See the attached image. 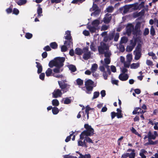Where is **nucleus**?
Returning <instances> with one entry per match:
<instances>
[{
	"label": "nucleus",
	"instance_id": "19",
	"mask_svg": "<svg viewBox=\"0 0 158 158\" xmlns=\"http://www.w3.org/2000/svg\"><path fill=\"white\" fill-rule=\"evenodd\" d=\"M147 154V152L144 149H142L141 150L139 155L141 156V158H146L145 156Z\"/></svg>",
	"mask_w": 158,
	"mask_h": 158
},
{
	"label": "nucleus",
	"instance_id": "54",
	"mask_svg": "<svg viewBox=\"0 0 158 158\" xmlns=\"http://www.w3.org/2000/svg\"><path fill=\"white\" fill-rule=\"evenodd\" d=\"M77 84L78 85H81L83 84V81L82 80H81L80 78H78L77 79L76 81Z\"/></svg>",
	"mask_w": 158,
	"mask_h": 158
},
{
	"label": "nucleus",
	"instance_id": "44",
	"mask_svg": "<svg viewBox=\"0 0 158 158\" xmlns=\"http://www.w3.org/2000/svg\"><path fill=\"white\" fill-rule=\"evenodd\" d=\"M60 67H57L55 68L53 70L54 73H58L62 71V70L60 69Z\"/></svg>",
	"mask_w": 158,
	"mask_h": 158
},
{
	"label": "nucleus",
	"instance_id": "1",
	"mask_svg": "<svg viewBox=\"0 0 158 158\" xmlns=\"http://www.w3.org/2000/svg\"><path fill=\"white\" fill-rule=\"evenodd\" d=\"M64 60L65 58L64 57H56L49 62V66L51 68H52L54 66L57 67H61L63 66V63Z\"/></svg>",
	"mask_w": 158,
	"mask_h": 158
},
{
	"label": "nucleus",
	"instance_id": "35",
	"mask_svg": "<svg viewBox=\"0 0 158 158\" xmlns=\"http://www.w3.org/2000/svg\"><path fill=\"white\" fill-rule=\"evenodd\" d=\"M62 101L64 104H69L71 102V100L68 98H64L62 99Z\"/></svg>",
	"mask_w": 158,
	"mask_h": 158
},
{
	"label": "nucleus",
	"instance_id": "30",
	"mask_svg": "<svg viewBox=\"0 0 158 158\" xmlns=\"http://www.w3.org/2000/svg\"><path fill=\"white\" fill-rule=\"evenodd\" d=\"M100 10H96L94 12L91 14L92 16H93L95 17H97L100 14Z\"/></svg>",
	"mask_w": 158,
	"mask_h": 158
},
{
	"label": "nucleus",
	"instance_id": "62",
	"mask_svg": "<svg viewBox=\"0 0 158 158\" xmlns=\"http://www.w3.org/2000/svg\"><path fill=\"white\" fill-rule=\"evenodd\" d=\"M129 153H126L123 154L121 156V158H127L128 157Z\"/></svg>",
	"mask_w": 158,
	"mask_h": 158
},
{
	"label": "nucleus",
	"instance_id": "37",
	"mask_svg": "<svg viewBox=\"0 0 158 158\" xmlns=\"http://www.w3.org/2000/svg\"><path fill=\"white\" fill-rule=\"evenodd\" d=\"M69 69L72 72H74L76 70V69L75 66L73 65H70L68 66Z\"/></svg>",
	"mask_w": 158,
	"mask_h": 158
},
{
	"label": "nucleus",
	"instance_id": "27",
	"mask_svg": "<svg viewBox=\"0 0 158 158\" xmlns=\"http://www.w3.org/2000/svg\"><path fill=\"white\" fill-rule=\"evenodd\" d=\"M117 112L116 113V116L118 118H121L123 117V115L121 113V110L118 108L117 109Z\"/></svg>",
	"mask_w": 158,
	"mask_h": 158
},
{
	"label": "nucleus",
	"instance_id": "16",
	"mask_svg": "<svg viewBox=\"0 0 158 158\" xmlns=\"http://www.w3.org/2000/svg\"><path fill=\"white\" fill-rule=\"evenodd\" d=\"M87 28L89 30L91 33L95 32L96 30H98V28L92 25V24L91 25H88L87 26Z\"/></svg>",
	"mask_w": 158,
	"mask_h": 158
},
{
	"label": "nucleus",
	"instance_id": "57",
	"mask_svg": "<svg viewBox=\"0 0 158 158\" xmlns=\"http://www.w3.org/2000/svg\"><path fill=\"white\" fill-rule=\"evenodd\" d=\"M146 63L147 65L149 66H152L153 65L152 62L149 60H147Z\"/></svg>",
	"mask_w": 158,
	"mask_h": 158
},
{
	"label": "nucleus",
	"instance_id": "6",
	"mask_svg": "<svg viewBox=\"0 0 158 158\" xmlns=\"http://www.w3.org/2000/svg\"><path fill=\"white\" fill-rule=\"evenodd\" d=\"M58 82L60 88H61L64 93L66 92L68 90L69 88V85L67 84L63 83L60 81H58Z\"/></svg>",
	"mask_w": 158,
	"mask_h": 158
},
{
	"label": "nucleus",
	"instance_id": "32",
	"mask_svg": "<svg viewBox=\"0 0 158 158\" xmlns=\"http://www.w3.org/2000/svg\"><path fill=\"white\" fill-rule=\"evenodd\" d=\"M42 8L40 7V5H38V8L37 9V13L38 17H40L42 15Z\"/></svg>",
	"mask_w": 158,
	"mask_h": 158
},
{
	"label": "nucleus",
	"instance_id": "36",
	"mask_svg": "<svg viewBox=\"0 0 158 158\" xmlns=\"http://www.w3.org/2000/svg\"><path fill=\"white\" fill-rule=\"evenodd\" d=\"M140 27V24L139 23H137L136 24L135 28L134 29V31H135V34L137 33L139 31Z\"/></svg>",
	"mask_w": 158,
	"mask_h": 158
},
{
	"label": "nucleus",
	"instance_id": "5",
	"mask_svg": "<svg viewBox=\"0 0 158 158\" xmlns=\"http://www.w3.org/2000/svg\"><path fill=\"white\" fill-rule=\"evenodd\" d=\"M101 63L102 64V65H101L99 67V69L102 72H105V68H106L107 70V71L108 72L109 74L110 73V72L109 69V66L108 65V64H106L105 61H103L102 60H101Z\"/></svg>",
	"mask_w": 158,
	"mask_h": 158
},
{
	"label": "nucleus",
	"instance_id": "8",
	"mask_svg": "<svg viewBox=\"0 0 158 158\" xmlns=\"http://www.w3.org/2000/svg\"><path fill=\"white\" fill-rule=\"evenodd\" d=\"M135 34V31H134V27L132 24H128L126 27V34L128 35H130L131 32Z\"/></svg>",
	"mask_w": 158,
	"mask_h": 158
},
{
	"label": "nucleus",
	"instance_id": "45",
	"mask_svg": "<svg viewBox=\"0 0 158 158\" xmlns=\"http://www.w3.org/2000/svg\"><path fill=\"white\" fill-rule=\"evenodd\" d=\"M85 0H73L72 3L74 4H79L80 3L82 2Z\"/></svg>",
	"mask_w": 158,
	"mask_h": 158
},
{
	"label": "nucleus",
	"instance_id": "50",
	"mask_svg": "<svg viewBox=\"0 0 158 158\" xmlns=\"http://www.w3.org/2000/svg\"><path fill=\"white\" fill-rule=\"evenodd\" d=\"M50 46L53 49L56 48L57 46V44L55 42L50 44Z\"/></svg>",
	"mask_w": 158,
	"mask_h": 158
},
{
	"label": "nucleus",
	"instance_id": "12",
	"mask_svg": "<svg viewBox=\"0 0 158 158\" xmlns=\"http://www.w3.org/2000/svg\"><path fill=\"white\" fill-rule=\"evenodd\" d=\"M108 48V47L106 44H103V45L101 47H99L98 49L99 53L101 54H102L105 53L106 50Z\"/></svg>",
	"mask_w": 158,
	"mask_h": 158
},
{
	"label": "nucleus",
	"instance_id": "55",
	"mask_svg": "<svg viewBox=\"0 0 158 158\" xmlns=\"http://www.w3.org/2000/svg\"><path fill=\"white\" fill-rule=\"evenodd\" d=\"M96 10L99 9H98L97 6L96 4H94L92 8L90 9V10L91 11H95Z\"/></svg>",
	"mask_w": 158,
	"mask_h": 158
},
{
	"label": "nucleus",
	"instance_id": "47",
	"mask_svg": "<svg viewBox=\"0 0 158 158\" xmlns=\"http://www.w3.org/2000/svg\"><path fill=\"white\" fill-rule=\"evenodd\" d=\"M124 66L125 68H129L130 66L131 62L127 61H125L123 63Z\"/></svg>",
	"mask_w": 158,
	"mask_h": 158
},
{
	"label": "nucleus",
	"instance_id": "34",
	"mask_svg": "<svg viewBox=\"0 0 158 158\" xmlns=\"http://www.w3.org/2000/svg\"><path fill=\"white\" fill-rule=\"evenodd\" d=\"M83 52L81 49L79 48H77L75 50V53L78 55H81Z\"/></svg>",
	"mask_w": 158,
	"mask_h": 158
},
{
	"label": "nucleus",
	"instance_id": "31",
	"mask_svg": "<svg viewBox=\"0 0 158 158\" xmlns=\"http://www.w3.org/2000/svg\"><path fill=\"white\" fill-rule=\"evenodd\" d=\"M80 156L79 158H90L91 156L90 154H85V155H83L79 153Z\"/></svg>",
	"mask_w": 158,
	"mask_h": 158
},
{
	"label": "nucleus",
	"instance_id": "46",
	"mask_svg": "<svg viewBox=\"0 0 158 158\" xmlns=\"http://www.w3.org/2000/svg\"><path fill=\"white\" fill-rule=\"evenodd\" d=\"M131 131L132 132L135 134L136 135H137L139 137H141V135L139 134L136 131V130L133 127H132L131 129Z\"/></svg>",
	"mask_w": 158,
	"mask_h": 158
},
{
	"label": "nucleus",
	"instance_id": "64",
	"mask_svg": "<svg viewBox=\"0 0 158 158\" xmlns=\"http://www.w3.org/2000/svg\"><path fill=\"white\" fill-rule=\"evenodd\" d=\"M45 77V74L44 73H42L40 75V78L42 80H43L44 79Z\"/></svg>",
	"mask_w": 158,
	"mask_h": 158
},
{
	"label": "nucleus",
	"instance_id": "52",
	"mask_svg": "<svg viewBox=\"0 0 158 158\" xmlns=\"http://www.w3.org/2000/svg\"><path fill=\"white\" fill-rule=\"evenodd\" d=\"M99 95V92H95L94 93V96L92 98V99H94L97 98Z\"/></svg>",
	"mask_w": 158,
	"mask_h": 158
},
{
	"label": "nucleus",
	"instance_id": "53",
	"mask_svg": "<svg viewBox=\"0 0 158 158\" xmlns=\"http://www.w3.org/2000/svg\"><path fill=\"white\" fill-rule=\"evenodd\" d=\"M25 36L27 39H30L31 38L32 36V34L29 33H27L26 34Z\"/></svg>",
	"mask_w": 158,
	"mask_h": 158
},
{
	"label": "nucleus",
	"instance_id": "21",
	"mask_svg": "<svg viewBox=\"0 0 158 158\" xmlns=\"http://www.w3.org/2000/svg\"><path fill=\"white\" fill-rule=\"evenodd\" d=\"M83 139H80H80L78 141V145L79 146H81L86 148L87 147V146L85 142V140H84L83 142L82 141V140Z\"/></svg>",
	"mask_w": 158,
	"mask_h": 158
},
{
	"label": "nucleus",
	"instance_id": "26",
	"mask_svg": "<svg viewBox=\"0 0 158 158\" xmlns=\"http://www.w3.org/2000/svg\"><path fill=\"white\" fill-rule=\"evenodd\" d=\"M140 63H133L130 65V68L131 69H136L139 67Z\"/></svg>",
	"mask_w": 158,
	"mask_h": 158
},
{
	"label": "nucleus",
	"instance_id": "40",
	"mask_svg": "<svg viewBox=\"0 0 158 158\" xmlns=\"http://www.w3.org/2000/svg\"><path fill=\"white\" fill-rule=\"evenodd\" d=\"M52 110L53 114H57L59 112V109L56 107L52 108Z\"/></svg>",
	"mask_w": 158,
	"mask_h": 158
},
{
	"label": "nucleus",
	"instance_id": "29",
	"mask_svg": "<svg viewBox=\"0 0 158 158\" xmlns=\"http://www.w3.org/2000/svg\"><path fill=\"white\" fill-rule=\"evenodd\" d=\"M46 76L47 77L52 75V70L50 68H48L45 72Z\"/></svg>",
	"mask_w": 158,
	"mask_h": 158
},
{
	"label": "nucleus",
	"instance_id": "56",
	"mask_svg": "<svg viewBox=\"0 0 158 158\" xmlns=\"http://www.w3.org/2000/svg\"><path fill=\"white\" fill-rule=\"evenodd\" d=\"M136 40L134 39L131 40L130 41V45L133 46V44H134V47L136 44Z\"/></svg>",
	"mask_w": 158,
	"mask_h": 158
},
{
	"label": "nucleus",
	"instance_id": "33",
	"mask_svg": "<svg viewBox=\"0 0 158 158\" xmlns=\"http://www.w3.org/2000/svg\"><path fill=\"white\" fill-rule=\"evenodd\" d=\"M130 5L131 7V8L132 9L136 10L138 8V3L130 4Z\"/></svg>",
	"mask_w": 158,
	"mask_h": 158
},
{
	"label": "nucleus",
	"instance_id": "7",
	"mask_svg": "<svg viewBox=\"0 0 158 158\" xmlns=\"http://www.w3.org/2000/svg\"><path fill=\"white\" fill-rule=\"evenodd\" d=\"M104 54L105 56L106 57V58L104 59L105 62L106 64H109L110 62V60L109 57L111 55V53L110 51L109 50L108 48L107 50H106Z\"/></svg>",
	"mask_w": 158,
	"mask_h": 158
},
{
	"label": "nucleus",
	"instance_id": "49",
	"mask_svg": "<svg viewBox=\"0 0 158 158\" xmlns=\"http://www.w3.org/2000/svg\"><path fill=\"white\" fill-rule=\"evenodd\" d=\"M150 34L153 36L155 34V31L153 27V26H152L150 29Z\"/></svg>",
	"mask_w": 158,
	"mask_h": 158
},
{
	"label": "nucleus",
	"instance_id": "39",
	"mask_svg": "<svg viewBox=\"0 0 158 158\" xmlns=\"http://www.w3.org/2000/svg\"><path fill=\"white\" fill-rule=\"evenodd\" d=\"M132 60V55L131 54H129L126 56V60L131 62Z\"/></svg>",
	"mask_w": 158,
	"mask_h": 158
},
{
	"label": "nucleus",
	"instance_id": "23",
	"mask_svg": "<svg viewBox=\"0 0 158 158\" xmlns=\"http://www.w3.org/2000/svg\"><path fill=\"white\" fill-rule=\"evenodd\" d=\"M156 137L153 134L151 131H149L148 133V138L149 140L155 139Z\"/></svg>",
	"mask_w": 158,
	"mask_h": 158
},
{
	"label": "nucleus",
	"instance_id": "17",
	"mask_svg": "<svg viewBox=\"0 0 158 158\" xmlns=\"http://www.w3.org/2000/svg\"><path fill=\"white\" fill-rule=\"evenodd\" d=\"M111 19V16L110 14H106L103 19V22L105 23H109Z\"/></svg>",
	"mask_w": 158,
	"mask_h": 158
},
{
	"label": "nucleus",
	"instance_id": "48",
	"mask_svg": "<svg viewBox=\"0 0 158 158\" xmlns=\"http://www.w3.org/2000/svg\"><path fill=\"white\" fill-rule=\"evenodd\" d=\"M134 47V44H133V46H128L126 48V50L128 52H131L133 49Z\"/></svg>",
	"mask_w": 158,
	"mask_h": 158
},
{
	"label": "nucleus",
	"instance_id": "25",
	"mask_svg": "<svg viewBox=\"0 0 158 158\" xmlns=\"http://www.w3.org/2000/svg\"><path fill=\"white\" fill-rule=\"evenodd\" d=\"M36 66L38 69L37 70V73H41L42 71V67L41 64L38 62H36Z\"/></svg>",
	"mask_w": 158,
	"mask_h": 158
},
{
	"label": "nucleus",
	"instance_id": "41",
	"mask_svg": "<svg viewBox=\"0 0 158 158\" xmlns=\"http://www.w3.org/2000/svg\"><path fill=\"white\" fill-rule=\"evenodd\" d=\"M52 104L53 106H57L59 105V102L56 99H54L52 100Z\"/></svg>",
	"mask_w": 158,
	"mask_h": 158
},
{
	"label": "nucleus",
	"instance_id": "42",
	"mask_svg": "<svg viewBox=\"0 0 158 158\" xmlns=\"http://www.w3.org/2000/svg\"><path fill=\"white\" fill-rule=\"evenodd\" d=\"M127 40L128 39L127 37H123L121 39L120 43L121 44L126 43L127 41Z\"/></svg>",
	"mask_w": 158,
	"mask_h": 158
},
{
	"label": "nucleus",
	"instance_id": "63",
	"mask_svg": "<svg viewBox=\"0 0 158 158\" xmlns=\"http://www.w3.org/2000/svg\"><path fill=\"white\" fill-rule=\"evenodd\" d=\"M88 142L93 143V142L92 139L89 138L87 137L85 138V140Z\"/></svg>",
	"mask_w": 158,
	"mask_h": 158
},
{
	"label": "nucleus",
	"instance_id": "43",
	"mask_svg": "<svg viewBox=\"0 0 158 158\" xmlns=\"http://www.w3.org/2000/svg\"><path fill=\"white\" fill-rule=\"evenodd\" d=\"M27 2L26 0H19L17 2V3L19 5H22L25 4Z\"/></svg>",
	"mask_w": 158,
	"mask_h": 158
},
{
	"label": "nucleus",
	"instance_id": "11",
	"mask_svg": "<svg viewBox=\"0 0 158 158\" xmlns=\"http://www.w3.org/2000/svg\"><path fill=\"white\" fill-rule=\"evenodd\" d=\"M62 94L61 91L59 89H55L52 93L53 97L56 98L61 97Z\"/></svg>",
	"mask_w": 158,
	"mask_h": 158
},
{
	"label": "nucleus",
	"instance_id": "28",
	"mask_svg": "<svg viewBox=\"0 0 158 158\" xmlns=\"http://www.w3.org/2000/svg\"><path fill=\"white\" fill-rule=\"evenodd\" d=\"M148 142L146 143L145 144V145H155L158 142V141L156 140L155 141H153L152 140H149L148 139Z\"/></svg>",
	"mask_w": 158,
	"mask_h": 158
},
{
	"label": "nucleus",
	"instance_id": "51",
	"mask_svg": "<svg viewBox=\"0 0 158 158\" xmlns=\"http://www.w3.org/2000/svg\"><path fill=\"white\" fill-rule=\"evenodd\" d=\"M71 133L70 134V135L68 136L65 139V141L66 142H67L70 140L71 137L73 135L74 132H71Z\"/></svg>",
	"mask_w": 158,
	"mask_h": 158
},
{
	"label": "nucleus",
	"instance_id": "10",
	"mask_svg": "<svg viewBox=\"0 0 158 158\" xmlns=\"http://www.w3.org/2000/svg\"><path fill=\"white\" fill-rule=\"evenodd\" d=\"M84 55L83 58L85 60H87L89 59L90 56V52L88 51V48H85L83 49Z\"/></svg>",
	"mask_w": 158,
	"mask_h": 158
},
{
	"label": "nucleus",
	"instance_id": "2",
	"mask_svg": "<svg viewBox=\"0 0 158 158\" xmlns=\"http://www.w3.org/2000/svg\"><path fill=\"white\" fill-rule=\"evenodd\" d=\"M84 127L86 130L83 131L80 135V139H83L85 136H89L93 135L94 133V129L91 127V126L88 124H85Z\"/></svg>",
	"mask_w": 158,
	"mask_h": 158
},
{
	"label": "nucleus",
	"instance_id": "3",
	"mask_svg": "<svg viewBox=\"0 0 158 158\" xmlns=\"http://www.w3.org/2000/svg\"><path fill=\"white\" fill-rule=\"evenodd\" d=\"M85 84L86 89V93H90V92L92 91L93 87L95 86L94 82L90 79H88L86 81Z\"/></svg>",
	"mask_w": 158,
	"mask_h": 158
},
{
	"label": "nucleus",
	"instance_id": "60",
	"mask_svg": "<svg viewBox=\"0 0 158 158\" xmlns=\"http://www.w3.org/2000/svg\"><path fill=\"white\" fill-rule=\"evenodd\" d=\"M64 158H77L76 156H72L69 155H65L64 156Z\"/></svg>",
	"mask_w": 158,
	"mask_h": 158
},
{
	"label": "nucleus",
	"instance_id": "15",
	"mask_svg": "<svg viewBox=\"0 0 158 158\" xmlns=\"http://www.w3.org/2000/svg\"><path fill=\"white\" fill-rule=\"evenodd\" d=\"M128 75L126 73H121L119 76V79L122 81H125L128 79Z\"/></svg>",
	"mask_w": 158,
	"mask_h": 158
},
{
	"label": "nucleus",
	"instance_id": "9",
	"mask_svg": "<svg viewBox=\"0 0 158 158\" xmlns=\"http://www.w3.org/2000/svg\"><path fill=\"white\" fill-rule=\"evenodd\" d=\"M73 44V42L71 41H65L64 43V45H62L61 47V51L62 52H65L66 51L68 48H69L70 46Z\"/></svg>",
	"mask_w": 158,
	"mask_h": 158
},
{
	"label": "nucleus",
	"instance_id": "14",
	"mask_svg": "<svg viewBox=\"0 0 158 158\" xmlns=\"http://www.w3.org/2000/svg\"><path fill=\"white\" fill-rule=\"evenodd\" d=\"M114 38V40L115 41H117L119 37V34L118 33H117L115 34L114 33H112L109 36V38L110 40H111L113 39V38Z\"/></svg>",
	"mask_w": 158,
	"mask_h": 158
},
{
	"label": "nucleus",
	"instance_id": "58",
	"mask_svg": "<svg viewBox=\"0 0 158 158\" xmlns=\"http://www.w3.org/2000/svg\"><path fill=\"white\" fill-rule=\"evenodd\" d=\"M114 10V8L112 6H109L106 8L107 12H111Z\"/></svg>",
	"mask_w": 158,
	"mask_h": 158
},
{
	"label": "nucleus",
	"instance_id": "4",
	"mask_svg": "<svg viewBox=\"0 0 158 158\" xmlns=\"http://www.w3.org/2000/svg\"><path fill=\"white\" fill-rule=\"evenodd\" d=\"M141 49L140 46H138L135 50L134 52V54L135 55V59L136 60H138L140 58L141 54Z\"/></svg>",
	"mask_w": 158,
	"mask_h": 158
},
{
	"label": "nucleus",
	"instance_id": "38",
	"mask_svg": "<svg viewBox=\"0 0 158 158\" xmlns=\"http://www.w3.org/2000/svg\"><path fill=\"white\" fill-rule=\"evenodd\" d=\"M135 150L132 149V152L130 153H129V158H135Z\"/></svg>",
	"mask_w": 158,
	"mask_h": 158
},
{
	"label": "nucleus",
	"instance_id": "20",
	"mask_svg": "<svg viewBox=\"0 0 158 158\" xmlns=\"http://www.w3.org/2000/svg\"><path fill=\"white\" fill-rule=\"evenodd\" d=\"M100 21L98 19L95 20L93 21L92 23V25L94 26L95 27H97L98 28V29H99L98 25L100 24Z\"/></svg>",
	"mask_w": 158,
	"mask_h": 158
},
{
	"label": "nucleus",
	"instance_id": "59",
	"mask_svg": "<svg viewBox=\"0 0 158 158\" xmlns=\"http://www.w3.org/2000/svg\"><path fill=\"white\" fill-rule=\"evenodd\" d=\"M52 76L56 78L61 77L63 76L62 75H60L58 73H53Z\"/></svg>",
	"mask_w": 158,
	"mask_h": 158
},
{
	"label": "nucleus",
	"instance_id": "13",
	"mask_svg": "<svg viewBox=\"0 0 158 158\" xmlns=\"http://www.w3.org/2000/svg\"><path fill=\"white\" fill-rule=\"evenodd\" d=\"M131 8L130 5H126L123 7L120 8V10L122 13L125 14Z\"/></svg>",
	"mask_w": 158,
	"mask_h": 158
},
{
	"label": "nucleus",
	"instance_id": "24",
	"mask_svg": "<svg viewBox=\"0 0 158 158\" xmlns=\"http://www.w3.org/2000/svg\"><path fill=\"white\" fill-rule=\"evenodd\" d=\"M70 31H67L65 32V35H66L65 36V39L69 40L67 41L68 42L69 41H71L70 40L71 39V36Z\"/></svg>",
	"mask_w": 158,
	"mask_h": 158
},
{
	"label": "nucleus",
	"instance_id": "18",
	"mask_svg": "<svg viewBox=\"0 0 158 158\" xmlns=\"http://www.w3.org/2000/svg\"><path fill=\"white\" fill-rule=\"evenodd\" d=\"M145 112V111L142 110L140 108H135L134 111H133L132 113L134 114H143Z\"/></svg>",
	"mask_w": 158,
	"mask_h": 158
},
{
	"label": "nucleus",
	"instance_id": "61",
	"mask_svg": "<svg viewBox=\"0 0 158 158\" xmlns=\"http://www.w3.org/2000/svg\"><path fill=\"white\" fill-rule=\"evenodd\" d=\"M19 11L18 9L16 8H14L13 11V14L17 15L19 14Z\"/></svg>",
	"mask_w": 158,
	"mask_h": 158
},
{
	"label": "nucleus",
	"instance_id": "22",
	"mask_svg": "<svg viewBox=\"0 0 158 158\" xmlns=\"http://www.w3.org/2000/svg\"><path fill=\"white\" fill-rule=\"evenodd\" d=\"M98 67V65L96 64H93L92 66L91 70V72L93 73V76H94V73Z\"/></svg>",
	"mask_w": 158,
	"mask_h": 158
}]
</instances>
